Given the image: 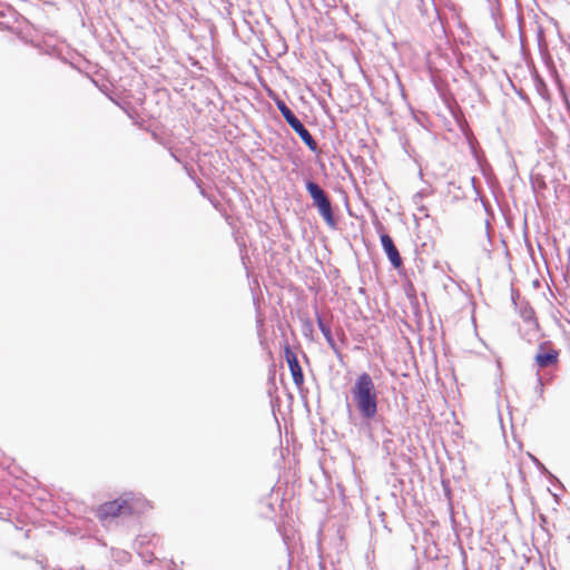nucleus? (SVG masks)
Listing matches in <instances>:
<instances>
[{
  "label": "nucleus",
  "mask_w": 570,
  "mask_h": 570,
  "mask_svg": "<svg viewBox=\"0 0 570 570\" xmlns=\"http://www.w3.org/2000/svg\"><path fill=\"white\" fill-rule=\"evenodd\" d=\"M352 401L360 415L372 420L377 413V391L372 376L364 372L356 376L351 386Z\"/></svg>",
  "instance_id": "obj_1"
},
{
  "label": "nucleus",
  "mask_w": 570,
  "mask_h": 570,
  "mask_svg": "<svg viewBox=\"0 0 570 570\" xmlns=\"http://www.w3.org/2000/svg\"><path fill=\"white\" fill-rule=\"evenodd\" d=\"M138 500L131 494H124L115 500L98 505L95 510L97 519L105 523L122 515H131L135 512Z\"/></svg>",
  "instance_id": "obj_2"
},
{
  "label": "nucleus",
  "mask_w": 570,
  "mask_h": 570,
  "mask_svg": "<svg viewBox=\"0 0 570 570\" xmlns=\"http://www.w3.org/2000/svg\"><path fill=\"white\" fill-rule=\"evenodd\" d=\"M306 189L309 193L314 206L318 208L321 216L330 227L335 226V218L332 204L325 191L314 181L306 183Z\"/></svg>",
  "instance_id": "obj_3"
},
{
  "label": "nucleus",
  "mask_w": 570,
  "mask_h": 570,
  "mask_svg": "<svg viewBox=\"0 0 570 570\" xmlns=\"http://www.w3.org/2000/svg\"><path fill=\"white\" fill-rule=\"evenodd\" d=\"M306 189L309 193L314 206L318 208L321 216L330 227L335 226V218L332 204L325 191L314 181L306 183Z\"/></svg>",
  "instance_id": "obj_4"
},
{
  "label": "nucleus",
  "mask_w": 570,
  "mask_h": 570,
  "mask_svg": "<svg viewBox=\"0 0 570 570\" xmlns=\"http://www.w3.org/2000/svg\"><path fill=\"white\" fill-rule=\"evenodd\" d=\"M284 357L291 371L293 382L297 387H301L304 384L303 370L298 363L295 352L291 348L288 344L284 346Z\"/></svg>",
  "instance_id": "obj_5"
},
{
  "label": "nucleus",
  "mask_w": 570,
  "mask_h": 570,
  "mask_svg": "<svg viewBox=\"0 0 570 570\" xmlns=\"http://www.w3.org/2000/svg\"><path fill=\"white\" fill-rule=\"evenodd\" d=\"M559 361V352L552 347L539 346V352L535 355V362L539 367L544 368L550 365L557 364Z\"/></svg>",
  "instance_id": "obj_6"
},
{
  "label": "nucleus",
  "mask_w": 570,
  "mask_h": 570,
  "mask_svg": "<svg viewBox=\"0 0 570 570\" xmlns=\"http://www.w3.org/2000/svg\"><path fill=\"white\" fill-rule=\"evenodd\" d=\"M380 238H381L382 247H383L384 252L386 253L391 264L395 268L401 267L403 264L401 255H400L396 246L394 245L392 238L390 237V235L382 234Z\"/></svg>",
  "instance_id": "obj_7"
},
{
  "label": "nucleus",
  "mask_w": 570,
  "mask_h": 570,
  "mask_svg": "<svg viewBox=\"0 0 570 570\" xmlns=\"http://www.w3.org/2000/svg\"><path fill=\"white\" fill-rule=\"evenodd\" d=\"M289 126L312 151L317 150V144L315 139L309 134V131L304 127V125L298 120V118L295 121H293Z\"/></svg>",
  "instance_id": "obj_8"
},
{
  "label": "nucleus",
  "mask_w": 570,
  "mask_h": 570,
  "mask_svg": "<svg viewBox=\"0 0 570 570\" xmlns=\"http://www.w3.org/2000/svg\"><path fill=\"white\" fill-rule=\"evenodd\" d=\"M276 106L288 125L297 119L294 112L286 106L283 100L276 99Z\"/></svg>",
  "instance_id": "obj_9"
},
{
  "label": "nucleus",
  "mask_w": 570,
  "mask_h": 570,
  "mask_svg": "<svg viewBox=\"0 0 570 570\" xmlns=\"http://www.w3.org/2000/svg\"><path fill=\"white\" fill-rule=\"evenodd\" d=\"M317 325H318L321 332L323 333V335L325 336V338L327 340V342L331 345H333L334 344V340L332 337L331 328L320 317L317 318Z\"/></svg>",
  "instance_id": "obj_10"
}]
</instances>
